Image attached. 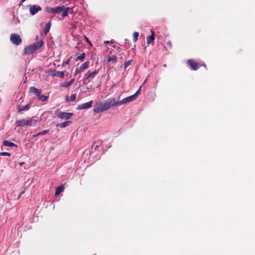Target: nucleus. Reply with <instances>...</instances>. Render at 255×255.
<instances>
[{"mask_svg":"<svg viewBox=\"0 0 255 255\" xmlns=\"http://www.w3.org/2000/svg\"><path fill=\"white\" fill-rule=\"evenodd\" d=\"M29 104L26 105H20L18 108V112H21L24 110H28Z\"/></svg>","mask_w":255,"mask_h":255,"instance_id":"obj_23","label":"nucleus"},{"mask_svg":"<svg viewBox=\"0 0 255 255\" xmlns=\"http://www.w3.org/2000/svg\"><path fill=\"white\" fill-rule=\"evenodd\" d=\"M93 101H90L88 102L79 105L78 106L77 109L78 110L87 109L92 107Z\"/></svg>","mask_w":255,"mask_h":255,"instance_id":"obj_9","label":"nucleus"},{"mask_svg":"<svg viewBox=\"0 0 255 255\" xmlns=\"http://www.w3.org/2000/svg\"><path fill=\"white\" fill-rule=\"evenodd\" d=\"M43 44L42 40H40L38 41L35 42L33 44H31L34 50L36 51L37 50L40 49Z\"/></svg>","mask_w":255,"mask_h":255,"instance_id":"obj_13","label":"nucleus"},{"mask_svg":"<svg viewBox=\"0 0 255 255\" xmlns=\"http://www.w3.org/2000/svg\"><path fill=\"white\" fill-rule=\"evenodd\" d=\"M72 123V122L71 121H66L64 122H63L60 124H58L57 125V127L60 128H65L70 125H71Z\"/></svg>","mask_w":255,"mask_h":255,"instance_id":"obj_18","label":"nucleus"},{"mask_svg":"<svg viewBox=\"0 0 255 255\" xmlns=\"http://www.w3.org/2000/svg\"><path fill=\"white\" fill-rule=\"evenodd\" d=\"M59 6H57L56 7H47L46 8V11L48 13H58V12L60 11Z\"/></svg>","mask_w":255,"mask_h":255,"instance_id":"obj_12","label":"nucleus"},{"mask_svg":"<svg viewBox=\"0 0 255 255\" xmlns=\"http://www.w3.org/2000/svg\"><path fill=\"white\" fill-rule=\"evenodd\" d=\"M104 43H109L110 41H104Z\"/></svg>","mask_w":255,"mask_h":255,"instance_id":"obj_41","label":"nucleus"},{"mask_svg":"<svg viewBox=\"0 0 255 255\" xmlns=\"http://www.w3.org/2000/svg\"><path fill=\"white\" fill-rule=\"evenodd\" d=\"M108 61L110 62L113 61L114 62H116L117 61V57L115 55L110 56L109 57Z\"/></svg>","mask_w":255,"mask_h":255,"instance_id":"obj_29","label":"nucleus"},{"mask_svg":"<svg viewBox=\"0 0 255 255\" xmlns=\"http://www.w3.org/2000/svg\"><path fill=\"white\" fill-rule=\"evenodd\" d=\"M141 87H142V86H141L139 87V88L138 89V90L136 92V93H135L134 94H133V95H131L132 97H134V100H135V99L137 98V97H138V94L140 93V91H141Z\"/></svg>","mask_w":255,"mask_h":255,"instance_id":"obj_28","label":"nucleus"},{"mask_svg":"<svg viewBox=\"0 0 255 255\" xmlns=\"http://www.w3.org/2000/svg\"><path fill=\"white\" fill-rule=\"evenodd\" d=\"M69 62H70V59H68V60L66 61V62H65V63H66V64H69Z\"/></svg>","mask_w":255,"mask_h":255,"instance_id":"obj_38","label":"nucleus"},{"mask_svg":"<svg viewBox=\"0 0 255 255\" xmlns=\"http://www.w3.org/2000/svg\"><path fill=\"white\" fill-rule=\"evenodd\" d=\"M114 106H118L117 101L115 98H109L102 103L97 104L93 109L96 113H100L107 111Z\"/></svg>","mask_w":255,"mask_h":255,"instance_id":"obj_1","label":"nucleus"},{"mask_svg":"<svg viewBox=\"0 0 255 255\" xmlns=\"http://www.w3.org/2000/svg\"><path fill=\"white\" fill-rule=\"evenodd\" d=\"M134 96L132 97V96H128L123 99L120 102H117L118 106H121L122 105L128 103L130 102H132L134 100Z\"/></svg>","mask_w":255,"mask_h":255,"instance_id":"obj_5","label":"nucleus"},{"mask_svg":"<svg viewBox=\"0 0 255 255\" xmlns=\"http://www.w3.org/2000/svg\"><path fill=\"white\" fill-rule=\"evenodd\" d=\"M98 148V145H96V146H95L94 149H97Z\"/></svg>","mask_w":255,"mask_h":255,"instance_id":"obj_39","label":"nucleus"},{"mask_svg":"<svg viewBox=\"0 0 255 255\" xmlns=\"http://www.w3.org/2000/svg\"><path fill=\"white\" fill-rule=\"evenodd\" d=\"M60 11L58 12V13H62V16L63 17L68 16V10L70 9L69 7H66L64 6H59Z\"/></svg>","mask_w":255,"mask_h":255,"instance_id":"obj_10","label":"nucleus"},{"mask_svg":"<svg viewBox=\"0 0 255 255\" xmlns=\"http://www.w3.org/2000/svg\"><path fill=\"white\" fill-rule=\"evenodd\" d=\"M10 40L13 44L16 46L20 45L22 42V40L20 36L14 33L11 34Z\"/></svg>","mask_w":255,"mask_h":255,"instance_id":"obj_3","label":"nucleus"},{"mask_svg":"<svg viewBox=\"0 0 255 255\" xmlns=\"http://www.w3.org/2000/svg\"><path fill=\"white\" fill-rule=\"evenodd\" d=\"M151 35L148 36L146 37V43L148 45H149L151 43L153 42L155 39L154 32L152 30H151Z\"/></svg>","mask_w":255,"mask_h":255,"instance_id":"obj_14","label":"nucleus"},{"mask_svg":"<svg viewBox=\"0 0 255 255\" xmlns=\"http://www.w3.org/2000/svg\"><path fill=\"white\" fill-rule=\"evenodd\" d=\"M84 58H85V53H83L81 54V55L77 56L75 60L76 61L81 60V61H83L84 59Z\"/></svg>","mask_w":255,"mask_h":255,"instance_id":"obj_26","label":"nucleus"},{"mask_svg":"<svg viewBox=\"0 0 255 255\" xmlns=\"http://www.w3.org/2000/svg\"><path fill=\"white\" fill-rule=\"evenodd\" d=\"M29 93L34 94L38 98L41 95V90L37 89L34 87H30L29 88Z\"/></svg>","mask_w":255,"mask_h":255,"instance_id":"obj_11","label":"nucleus"},{"mask_svg":"<svg viewBox=\"0 0 255 255\" xmlns=\"http://www.w3.org/2000/svg\"><path fill=\"white\" fill-rule=\"evenodd\" d=\"M110 42L111 43H113L114 42L113 41L111 40V41H110Z\"/></svg>","mask_w":255,"mask_h":255,"instance_id":"obj_43","label":"nucleus"},{"mask_svg":"<svg viewBox=\"0 0 255 255\" xmlns=\"http://www.w3.org/2000/svg\"><path fill=\"white\" fill-rule=\"evenodd\" d=\"M26 123L27 126H31L37 123V120L35 119V117H32L26 120Z\"/></svg>","mask_w":255,"mask_h":255,"instance_id":"obj_19","label":"nucleus"},{"mask_svg":"<svg viewBox=\"0 0 255 255\" xmlns=\"http://www.w3.org/2000/svg\"><path fill=\"white\" fill-rule=\"evenodd\" d=\"M85 39H86V41H87L88 43H90V44H91V42H90V40H89V39H88L87 37H85Z\"/></svg>","mask_w":255,"mask_h":255,"instance_id":"obj_37","label":"nucleus"},{"mask_svg":"<svg viewBox=\"0 0 255 255\" xmlns=\"http://www.w3.org/2000/svg\"><path fill=\"white\" fill-rule=\"evenodd\" d=\"M139 35V33L138 32H135L133 34V41L135 42L137 41L138 39V37Z\"/></svg>","mask_w":255,"mask_h":255,"instance_id":"obj_27","label":"nucleus"},{"mask_svg":"<svg viewBox=\"0 0 255 255\" xmlns=\"http://www.w3.org/2000/svg\"><path fill=\"white\" fill-rule=\"evenodd\" d=\"M131 61H132V60H128L125 62V67H124L125 69H126L131 64Z\"/></svg>","mask_w":255,"mask_h":255,"instance_id":"obj_31","label":"nucleus"},{"mask_svg":"<svg viewBox=\"0 0 255 255\" xmlns=\"http://www.w3.org/2000/svg\"><path fill=\"white\" fill-rule=\"evenodd\" d=\"M89 66V61H86L83 63L78 68L80 71L83 72L85 69H87Z\"/></svg>","mask_w":255,"mask_h":255,"instance_id":"obj_20","label":"nucleus"},{"mask_svg":"<svg viewBox=\"0 0 255 255\" xmlns=\"http://www.w3.org/2000/svg\"><path fill=\"white\" fill-rule=\"evenodd\" d=\"M74 79H72L69 82H64L63 83H61L60 84V87H64V88H68L69 86L71 85L72 84H73L74 82Z\"/></svg>","mask_w":255,"mask_h":255,"instance_id":"obj_17","label":"nucleus"},{"mask_svg":"<svg viewBox=\"0 0 255 255\" xmlns=\"http://www.w3.org/2000/svg\"><path fill=\"white\" fill-rule=\"evenodd\" d=\"M52 74L53 76H55L60 78H63L64 76V71H58L56 70H53L52 72Z\"/></svg>","mask_w":255,"mask_h":255,"instance_id":"obj_16","label":"nucleus"},{"mask_svg":"<svg viewBox=\"0 0 255 255\" xmlns=\"http://www.w3.org/2000/svg\"><path fill=\"white\" fill-rule=\"evenodd\" d=\"M187 64L193 70H197L199 67V64L192 59L188 60Z\"/></svg>","mask_w":255,"mask_h":255,"instance_id":"obj_8","label":"nucleus"},{"mask_svg":"<svg viewBox=\"0 0 255 255\" xmlns=\"http://www.w3.org/2000/svg\"><path fill=\"white\" fill-rule=\"evenodd\" d=\"M81 72H82L80 71L79 69L78 68H77L75 71L74 75L75 76L77 74H78V73H81Z\"/></svg>","mask_w":255,"mask_h":255,"instance_id":"obj_34","label":"nucleus"},{"mask_svg":"<svg viewBox=\"0 0 255 255\" xmlns=\"http://www.w3.org/2000/svg\"><path fill=\"white\" fill-rule=\"evenodd\" d=\"M3 145L9 147H17V145L15 143L8 140H4L3 141Z\"/></svg>","mask_w":255,"mask_h":255,"instance_id":"obj_21","label":"nucleus"},{"mask_svg":"<svg viewBox=\"0 0 255 255\" xmlns=\"http://www.w3.org/2000/svg\"><path fill=\"white\" fill-rule=\"evenodd\" d=\"M50 26H51V23H50V22H49L46 24L45 27L44 28L45 35H46L49 31Z\"/></svg>","mask_w":255,"mask_h":255,"instance_id":"obj_25","label":"nucleus"},{"mask_svg":"<svg viewBox=\"0 0 255 255\" xmlns=\"http://www.w3.org/2000/svg\"><path fill=\"white\" fill-rule=\"evenodd\" d=\"M49 131V129L44 130L42 131L39 132L38 134H39V135H44L47 133Z\"/></svg>","mask_w":255,"mask_h":255,"instance_id":"obj_32","label":"nucleus"},{"mask_svg":"<svg viewBox=\"0 0 255 255\" xmlns=\"http://www.w3.org/2000/svg\"><path fill=\"white\" fill-rule=\"evenodd\" d=\"M72 25V27L74 28H76V26H75V25H74L73 23L71 24Z\"/></svg>","mask_w":255,"mask_h":255,"instance_id":"obj_40","label":"nucleus"},{"mask_svg":"<svg viewBox=\"0 0 255 255\" xmlns=\"http://www.w3.org/2000/svg\"><path fill=\"white\" fill-rule=\"evenodd\" d=\"M0 155L1 156H10V153L9 152H2L0 153Z\"/></svg>","mask_w":255,"mask_h":255,"instance_id":"obj_33","label":"nucleus"},{"mask_svg":"<svg viewBox=\"0 0 255 255\" xmlns=\"http://www.w3.org/2000/svg\"><path fill=\"white\" fill-rule=\"evenodd\" d=\"M26 78L25 79V80H24V83H25L26 82Z\"/></svg>","mask_w":255,"mask_h":255,"instance_id":"obj_44","label":"nucleus"},{"mask_svg":"<svg viewBox=\"0 0 255 255\" xmlns=\"http://www.w3.org/2000/svg\"><path fill=\"white\" fill-rule=\"evenodd\" d=\"M41 10V7L38 5H31L29 8L30 13L33 15L38 11Z\"/></svg>","mask_w":255,"mask_h":255,"instance_id":"obj_6","label":"nucleus"},{"mask_svg":"<svg viewBox=\"0 0 255 255\" xmlns=\"http://www.w3.org/2000/svg\"><path fill=\"white\" fill-rule=\"evenodd\" d=\"M166 45L169 46V47L171 46V42L170 41H168L166 42Z\"/></svg>","mask_w":255,"mask_h":255,"instance_id":"obj_35","label":"nucleus"},{"mask_svg":"<svg viewBox=\"0 0 255 255\" xmlns=\"http://www.w3.org/2000/svg\"><path fill=\"white\" fill-rule=\"evenodd\" d=\"M77 95L76 94H72L70 96L69 102H72L74 101L76 98Z\"/></svg>","mask_w":255,"mask_h":255,"instance_id":"obj_30","label":"nucleus"},{"mask_svg":"<svg viewBox=\"0 0 255 255\" xmlns=\"http://www.w3.org/2000/svg\"><path fill=\"white\" fill-rule=\"evenodd\" d=\"M39 134H38V133H36V134H33V135H32V138H34L35 137H37V136H39Z\"/></svg>","mask_w":255,"mask_h":255,"instance_id":"obj_36","label":"nucleus"},{"mask_svg":"<svg viewBox=\"0 0 255 255\" xmlns=\"http://www.w3.org/2000/svg\"><path fill=\"white\" fill-rule=\"evenodd\" d=\"M24 192V190H23V191L21 192V193H20V195H22Z\"/></svg>","mask_w":255,"mask_h":255,"instance_id":"obj_42","label":"nucleus"},{"mask_svg":"<svg viewBox=\"0 0 255 255\" xmlns=\"http://www.w3.org/2000/svg\"><path fill=\"white\" fill-rule=\"evenodd\" d=\"M34 52H35V51L34 50L32 45L31 44H30L28 46H26L24 48V51L23 52V55H30L31 54L33 53Z\"/></svg>","mask_w":255,"mask_h":255,"instance_id":"obj_7","label":"nucleus"},{"mask_svg":"<svg viewBox=\"0 0 255 255\" xmlns=\"http://www.w3.org/2000/svg\"><path fill=\"white\" fill-rule=\"evenodd\" d=\"M15 124L17 127H23L27 126L26 120L22 119L19 120H16L15 122Z\"/></svg>","mask_w":255,"mask_h":255,"instance_id":"obj_15","label":"nucleus"},{"mask_svg":"<svg viewBox=\"0 0 255 255\" xmlns=\"http://www.w3.org/2000/svg\"><path fill=\"white\" fill-rule=\"evenodd\" d=\"M73 115V113L66 112H60L56 114L58 118L61 119L68 120Z\"/></svg>","mask_w":255,"mask_h":255,"instance_id":"obj_4","label":"nucleus"},{"mask_svg":"<svg viewBox=\"0 0 255 255\" xmlns=\"http://www.w3.org/2000/svg\"><path fill=\"white\" fill-rule=\"evenodd\" d=\"M64 187L63 185H61V186H59L58 187H57L56 188V190H55V195H59L61 192H62V191H63L64 190Z\"/></svg>","mask_w":255,"mask_h":255,"instance_id":"obj_22","label":"nucleus"},{"mask_svg":"<svg viewBox=\"0 0 255 255\" xmlns=\"http://www.w3.org/2000/svg\"><path fill=\"white\" fill-rule=\"evenodd\" d=\"M99 70H95L93 72H90L89 71L87 72L84 75V77L83 79L84 83H88L90 82V81L93 79L96 75L98 73Z\"/></svg>","mask_w":255,"mask_h":255,"instance_id":"obj_2","label":"nucleus"},{"mask_svg":"<svg viewBox=\"0 0 255 255\" xmlns=\"http://www.w3.org/2000/svg\"><path fill=\"white\" fill-rule=\"evenodd\" d=\"M48 99V97L46 96L41 95H40L39 97H38L37 99L41 102H45L47 101Z\"/></svg>","mask_w":255,"mask_h":255,"instance_id":"obj_24","label":"nucleus"}]
</instances>
